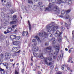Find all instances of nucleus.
Returning a JSON list of instances; mask_svg holds the SVG:
<instances>
[{"instance_id": "obj_1", "label": "nucleus", "mask_w": 74, "mask_h": 74, "mask_svg": "<svg viewBox=\"0 0 74 74\" xmlns=\"http://www.w3.org/2000/svg\"><path fill=\"white\" fill-rule=\"evenodd\" d=\"M53 6L51 3H50L48 7H47L45 8V11H56V14H59V12L58 11V10L59 11V7L56 5L54 6L53 8L52 9V7Z\"/></svg>"}, {"instance_id": "obj_2", "label": "nucleus", "mask_w": 74, "mask_h": 74, "mask_svg": "<svg viewBox=\"0 0 74 74\" xmlns=\"http://www.w3.org/2000/svg\"><path fill=\"white\" fill-rule=\"evenodd\" d=\"M46 29L48 32H50L51 30L53 32H55L56 30L58 29V26L50 24L46 26Z\"/></svg>"}, {"instance_id": "obj_3", "label": "nucleus", "mask_w": 74, "mask_h": 74, "mask_svg": "<svg viewBox=\"0 0 74 74\" xmlns=\"http://www.w3.org/2000/svg\"><path fill=\"white\" fill-rule=\"evenodd\" d=\"M62 32L60 33L59 31H57L55 34V37H58L57 39L59 42L62 41Z\"/></svg>"}, {"instance_id": "obj_4", "label": "nucleus", "mask_w": 74, "mask_h": 74, "mask_svg": "<svg viewBox=\"0 0 74 74\" xmlns=\"http://www.w3.org/2000/svg\"><path fill=\"white\" fill-rule=\"evenodd\" d=\"M42 55V53L39 54L38 53H36V56H38L40 58H41V59H44V61L45 63L47 65H48V62L47 61V58H44V57H43Z\"/></svg>"}, {"instance_id": "obj_5", "label": "nucleus", "mask_w": 74, "mask_h": 74, "mask_svg": "<svg viewBox=\"0 0 74 74\" xmlns=\"http://www.w3.org/2000/svg\"><path fill=\"white\" fill-rule=\"evenodd\" d=\"M39 36L41 37H42L43 39H44V38H47V37H48V34L45 33V32H44L42 33H39Z\"/></svg>"}, {"instance_id": "obj_6", "label": "nucleus", "mask_w": 74, "mask_h": 74, "mask_svg": "<svg viewBox=\"0 0 74 74\" xmlns=\"http://www.w3.org/2000/svg\"><path fill=\"white\" fill-rule=\"evenodd\" d=\"M5 56L6 59H10L11 58V54L10 53H6L5 54Z\"/></svg>"}, {"instance_id": "obj_7", "label": "nucleus", "mask_w": 74, "mask_h": 74, "mask_svg": "<svg viewBox=\"0 0 74 74\" xmlns=\"http://www.w3.org/2000/svg\"><path fill=\"white\" fill-rule=\"evenodd\" d=\"M53 54L51 53V52H50V53L49 54V56L50 57L48 58V59L49 61H52V58L51 57V56H52V55Z\"/></svg>"}, {"instance_id": "obj_8", "label": "nucleus", "mask_w": 74, "mask_h": 74, "mask_svg": "<svg viewBox=\"0 0 74 74\" xmlns=\"http://www.w3.org/2000/svg\"><path fill=\"white\" fill-rule=\"evenodd\" d=\"M64 3L69 4H71V3H72V1L71 0H66Z\"/></svg>"}, {"instance_id": "obj_9", "label": "nucleus", "mask_w": 74, "mask_h": 74, "mask_svg": "<svg viewBox=\"0 0 74 74\" xmlns=\"http://www.w3.org/2000/svg\"><path fill=\"white\" fill-rule=\"evenodd\" d=\"M54 47L56 48V52L57 53H58V52H59V50L60 49L59 47L56 46V47Z\"/></svg>"}, {"instance_id": "obj_10", "label": "nucleus", "mask_w": 74, "mask_h": 74, "mask_svg": "<svg viewBox=\"0 0 74 74\" xmlns=\"http://www.w3.org/2000/svg\"><path fill=\"white\" fill-rule=\"evenodd\" d=\"M63 54L62 53V54H61V55L60 56H58V58L57 59V60H59L60 59L61 60L62 58H63Z\"/></svg>"}, {"instance_id": "obj_11", "label": "nucleus", "mask_w": 74, "mask_h": 74, "mask_svg": "<svg viewBox=\"0 0 74 74\" xmlns=\"http://www.w3.org/2000/svg\"><path fill=\"white\" fill-rule=\"evenodd\" d=\"M18 22V20L16 19L15 21H11L10 23V25H12L13 24H15L16 23H17Z\"/></svg>"}, {"instance_id": "obj_12", "label": "nucleus", "mask_w": 74, "mask_h": 74, "mask_svg": "<svg viewBox=\"0 0 74 74\" xmlns=\"http://www.w3.org/2000/svg\"><path fill=\"white\" fill-rule=\"evenodd\" d=\"M18 49L17 47H14L12 48V51L13 52H15L18 51Z\"/></svg>"}, {"instance_id": "obj_13", "label": "nucleus", "mask_w": 74, "mask_h": 74, "mask_svg": "<svg viewBox=\"0 0 74 74\" xmlns=\"http://www.w3.org/2000/svg\"><path fill=\"white\" fill-rule=\"evenodd\" d=\"M39 49L38 48V47H33L32 48V49L34 51H38V49Z\"/></svg>"}, {"instance_id": "obj_14", "label": "nucleus", "mask_w": 74, "mask_h": 74, "mask_svg": "<svg viewBox=\"0 0 74 74\" xmlns=\"http://www.w3.org/2000/svg\"><path fill=\"white\" fill-rule=\"evenodd\" d=\"M6 7L8 8H10L11 7V3H7Z\"/></svg>"}, {"instance_id": "obj_15", "label": "nucleus", "mask_w": 74, "mask_h": 74, "mask_svg": "<svg viewBox=\"0 0 74 74\" xmlns=\"http://www.w3.org/2000/svg\"><path fill=\"white\" fill-rule=\"evenodd\" d=\"M4 69H2L0 68V71H2L1 72V74H7V73H5V71H4Z\"/></svg>"}, {"instance_id": "obj_16", "label": "nucleus", "mask_w": 74, "mask_h": 74, "mask_svg": "<svg viewBox=\"0 0 74 74\" xmlns=\"http://www.w3.org/2000/svg\"><path fill=\"white\" fill-rule=\"evenodd\" d=\"M16 36V35H11L10 36V38L12 40H14V39H15Z\"/></svg>"}, {"instance_id": "obj_17", "label": "nucleus", "mask_w": 74, "mask_h": 74, "mask_svg": "<svg viewBox=\"0 0 74 74\" xmlns=\"http://www.w3.org/2000/svg\"><path fill=\"white\" fill-rule=\"evenodd\" d=\"M40 10L42 11L43 9L45 8V6L44 5H42L40 6Z\"/></svg>"}, {"instance_id": "obj_18", "label": "nucleus", "mask_w": 74, "mask_h": 74, "mask_svg": "<svg viewBox=\"0 0 74 74\" xmlns=\"http://www.w3.org/2000/svg\"><path fill=\"white\" fill-rule=\"evenodd\" d=\"M51 40L52 41V43L53 44H55L56 42V41H55V38H53L51 39Z\"/></svg>"}, {"instance_id": "obj_19", "label": "nucleus", "mask_w": 74, "mask_h": 74, "mask_svg": "<svg viewBox=\"0 0 74 74\" xmlns=\"http://www.w3.org/2000/svg\"><path fill=\"white\" fill-rule=\"evenodd\" d=\"M32 42H34V45L35 46L37 45V43L36 42V39H33L32 41Z\"/></svg>"}, {"instance_id": "obj_20", "label": "nucleus", "mask_w": 74, "mask_h": 74, "mask_svg": "<svg viewBox=\"0 0 74 74\" xmlns=\"http://www.w3.org/2000/svg\"><path fill=\"white\" fill-rule=\"evenodd\" d=\"M13 44L14 45H18L19 44V42L16 41H14L13 42Z\"/></svg>"}, {"instance_id": "obj_21", "label": "nucleus", "mask_w": 74, "mask_h": 74, "mask_svg": "<svg viewBox=\"0 0 74 74\" xmlns=\"http://www.w3.org/2000/svg\"><path fill=\"white\" fill-rule=\"evenodd\" d=\"M28 23L29 29V31H30L32 29V27H31V24H30V22H29V21H28Z\"/></svg>"}, {"instance_id": "obj_22", "label": "nucleus", "mask_w": 74, "mask_h": 74, "mask_svg": "<svg viewBox=\"0 0 74 74\" xmlns=\"http://www.w3.org/2000/svg\"><path fill=\"white\" fill-rule=\"evenodd\" d=\"M26 34V36H27L28 34V33L27 32L23 31V33H22V35L23 36H25V34Z\"/></svg>"}, {"instance_id": "obj_23", "label": "nucleus", "mask_w": 74, "mask_h": 74, "mask_svg": "<svg viewBox=\"0 0 74 74\" xmlns=\"http://www.w3.org/2000/svg\"><path fill=\"white\" fill-rule=\"evenodd\" d=\"M12 31V28L11 27H9L8 29H7V31L8 32V33H9V32H11Z\"/></svg>"}, {"instance_id": "obj_24", "label": "nucleus", "mask_w": 74, "mask_h": 74, "mask_svg": "<svg viewBox=\"0 0 74 74\" xmlns=\"http://www.w3.org/2000/svg\"><path fill=\"white\" fill-rule=\"evenodd\" d=\"M56 0H49V2H51L53 3H57L58 4V3L56 2Z\"/></svg>"}, {"instance_id": "obj_25", "label": "nucleus", "mask_w": 74, "mask_h": 74, "mask_svg": "<svg viewBox=\"0 0 74 74\" xmlns=\"http://www.w3.org/2000/svg\"><path fill=\"white\" fill-rule=\"evenodd\" d=\"M20 38H21V37H20V36H16L15 37V39L16 40H19V39H20Z\"/></svg>"}, {"instance_id": "obj_26", "label": "nucleus", "mask_w": 74, "mask_h": 74, "mask_svg": "<svg viewBox=\"0 0 74 74\" xmlns=\"http://www.w3.org/2000/svg\"><path fill=\"white\" fill-rule=\"evenodd\" d=\"M51 49H52V47H51V46H50L46 48L45 50L47 51V50H51Z\"/></svg>"}, {"instance_id": "obj_27", "label": "nucleus", "mask_w": 74, "mask_h": 74, "mask_svg": "<svg viewBox=\"0 0 74 74\" xmlns=\"http://www.w3.org/2000/svg\"><path fill=\"white\" fill-rule=\"evenodd\" d=\"M69 17H70L69 15L67 14H66L64 18L65 19H69Z\"/></svg>"}, {"instance_id": "obj_28", "label": "nucleus", "mask_w": 74, "mask_h": 74, "mask_svg": "<svg viewBox=\"0 0 74 74\" xmlns=\"http://www.w3.org/2000/svg\"><path fill=\"white\" fill-rule=\"evenodd\" d=\"M21 8L23 10H24V9H25L27 11V9H26V7L25 6H21Z\"/></svg>"}, {"instance_id": "obj_29", "label": "nucleus", "mask_w": 74, "mask_h": 74, "mask_svg": "<svg viewBox=\"0 0 74 74\" xmlns=\"http://www.w3.org/2000/svg\"><path fill=\"white\" fill-rule=\"evenodd\" d=\"M0 38L1 40H4V39H5V37L3 36L2 35L0 36Z\"/></svg>"}, {"instance_id": "obj_30", "label": "nucleus", "mask_w": 74, "mask_h": 74, "mask_svg": "<svg viewBox=\"0 0 74 74\" xmlns=\"http://www.w3.org/2000/svg\"><path fill=\"white\" fill-rule=\"evenodd\" d=\"M1 16L2 17V18L5 17V14H4V12H1Z\"/></svg>"}, {"instance_id": "obj_31", "label": "nucleus", "mask_w": 74, "mask_h": 74, "mask_svg": "<svg viewBox=\"0 0 74 74\" xmlns=\"http://www.w3.org/2000/svg\"><path fill=\"white\" fill-rule=\"evenodd\" d=\"M3 1H4V0H1V2H2L3 5H6V4H5V2H6V1L5 0L4 2H3Z\"/></svg>"}, {"instance_id": "obj_32", "label": "nucleus", "mask_w": 74, "mask_h": 74, "mask_svg": "<svg viewBox=\"0 0 74 74\" xmlns=\"http://www.w3.org/2000/svg\"><path fill=\"white\" fill-rule=\"evenodd\" d=\"M16 15H14L13 17V21H14V20H15V19L16 18Z\"/></svg>"}, {"instance_id": "obj_33", "label": "nucleus", "mask_w": 74, "mask_h": 74, "mask_svg": "<svg viewBox=\"0 0 74 74\" xmlns=\"http://www.w3.org/2000/svg\"><path fill=\"white\" fill-rule=\"evenodd\" d=\"M42 4V2H39L38 3V5H37V7H40V5H41Z\"/></svg>"}, {"instance_id": "obj_34", "label": "nucleus", "mask_w": 74, "mask_h": 74, "mask_svg": "<svg viewBox=\"0 0 74 74\" xmlns=\"http://www.w3.org/2000/svg\"><path fill=\"white\" fill-rule=\"evenodd\" d=\"M28 0V3L29 4H33V3L32 1V0Z\"/></svg>"}, {"instance_id": "obj_35", "label": "nucleus", "mask_w": 74, "mask_h": 74, "mask_svg": "<svg viewBox=\"0 0 74 74\" xmlns=\"http://www.w3.org/2000/svg\"><path fill=\"white\" fill-rule=\"evenodd\" d=\"M14 10L12 9H10V12L12 14L14 13Z\"/></svg>"}, {"instance_id": "obj_36", "label": "nucleus", "mask_w": 74, "mask_h": 74, "mask_svg": "<svg viewBox=\"0 0 74 74\" xmlns=\"http://www.w3.org/2000/svg\"><path fill=\"white\" fill-rule=\"evenodd\" d=\"M3 64L4 66H8V64L6 62L3 63Z\"/></svg>"}, {"instance_id": "obj_37", "label": "nucleus", "mask_w": 74, "mask_h": 74, "mask_svg": "<svg viewBox=\"0 0 74 74\" xmlns=\"http://www.w3.org/2000/svg\"><path fill=\"white\" fill-rule=\"evenodd\" d=\"M35 38H36V39H37V40H38V41H40V38L38 36H35Z\"/></svg>"}, {"instance_id": "obj_38", "label": "nucleus", "mask_w": 74, "mask_h": 74, "mask_svg": "<svg viewBox=\"0 0 74 74\" xmlns=\"http://www.w3.org/2000/svg\"><path fill=\"white\" fill-rule=\"evenodd\" d=\"M71 11V10H68L66 12V14H69Z\"/></svg>"}, {"instance_id": "obj_39", "label": "nucleus", "mask_w": 74, "mask_h": 74, "mask_svg": "<svg viewBox=\"0 0 74 74\" xmlns=\"http://www.w3.org/2000/svg\"><path fill=\"white\" fill-rule=\"evenodd\" d=\"M65 14V11L64 10L62 11L61 12V14L62 15H64Z\"/></svg>"}, {"instance_id": "obj_40", "label": "nucleus", "mask_w": 74, "mask_h": 74, "mask_svg": "<svg viewBox=\"0 0 74 74\" xmlns=\"http://www.w3.org/2000/svg\"><path fill=\"white\" fill-rule=\"evenodd\" d=\"M14 74H19V72L16 70L14 72Z\"/></svg>"}, {"instance_id": "obj_41", "label": "nucleus", "mask_w": 74, "mask_h": 74, "mask_svg": "<svg viewBox=\"0 0 74 74\" xmlns=\"http://www.w3.org/2000/svg\"><path fill=\"white\" fill-rule=\"evenodd\" d=\"M45 45L47 47H48L49 45V44L48 43V42H47L45 44Z\"/></svg>"}, {"instance_id": "obj_42", "label": "nucleus", "mask_w": 74, "mask_h": 74, "mask_svg": "<svg viewBox=\"0 0 74 74\" xmlns=\"http://www.w3.org/2000/svg\"><path fill=\"white\" fill-rule=\"evenodd\" d=\"M65 25L66 27H67V29H69V28L68 27V25H67V24L66 23H65Z\"/></svg>"}, {"instance_id": "obj_43", "label": "nucleus", "mask_w": 74, "mask_h": 74, "mask_svg": "<svg viewBox=\"0 0 74 74\" xmlns=\"http://www.w3.org/2000/svg\"><path fill=\"white\" fill-rule=\"evenodd\" d=\"M50 68L51 70H53V66H51L50 67Z\"/></svg>"}, {"instance_id": "obj_44", "label": "nucleus", "mask_w": 74, "mask_h": 74, "mask_svg": "<svg viewBox=\"0 0 74 74\" xmlns=\"http://www.w3.org/2000/svg\"><path fill=\"white\" fill-rule=\"evenodd\" d=\"M56 58H57V56H56V55H54L53 56V59H56Z\"/></svg>"}, {"instance_id": "obj_45", "label": "nucleus", "mask_w": 74, "mask_h": 74, "mask_svg": "<svg viewBox=\"0 0 74 74\" xmlns=\"http://www.w3.org/2000/svg\"><path fill=\"white\" fill-rule=\"evenodd\" d=\"M71 19H69V25H71Z\"/></svg>"}, {"instance_id": "obj_46", "label": "nucleus", "mask_w": 74, "mask_h": 74, "mask_svg": "<svg viewBox=\"0 0 74 74\" xmlns=\"http://www.w3.org/2000/svg\"><path fill=\"white\" fill-rule=\"evenodd\" d=\"M72 59V58H69V60H68V62H71V60Z\"/></svg>"}, {"instance_id": "obj_47", "label": "nucleus", "mask_w": 74, "mask_h": 74, "mask_svg": "<svg viewBox=\"0 0 74 74\" xmlns=\"http://www.w3.org/2000/svg\"><path fill=\"white\" fill-rule=\"evenodd\" d=\"M16 25H14L12 26V28H15V27H16Z\"/></svg>"}, {"instance_id": "obj_48", "label": "nucleus", "mask_w": 74, "mask_h": 74, "mask_svg": "<svg viewBox=\"0 0 74 74\" xmlns=\"http://www.w3.org/2000/svg\"><path fill=\"white\" fill-rule=\"evenodd\" d=\"M36 53H33V54L34 55V56H35V57L37 56H36L37 54Z\"/></svg>"}, {"instance_id": "obj_49", "label": "nucleus", "mask_w": 74, "mask_h": 74, "mask_svg": "<svg viewBox=\"0 0 74 74\" xmlns=\"http://www.w3.org/2000/svg\"><path fill=\"white\" fill-rule=\"evenodd\" d=\"M37 8V6L36 5H34V9H35Z\"/></svg>"}, {"instance_id": "obj_50", "label": "nucleus", "mask_w": 74, "mask_h": 74, "mask_svg": "<svg viewBox=\"0 0 74 74\" xmlns=\"http://www.w3.org/2000/svg\"><path fill=\"white\" fill-rule=\"evenodd\" d=\"M24 71H25V68H24L21 71L22 73H24Z\"/></svg>"}, {"instance_id": "obj_51", "label": "nucleus", "mask_w": 74, "mask_h": 74, "mask_svg": "<svg viewBox=\"0 0 74 74\" xmlns=\"http://www.w3.org/2000/svg\"><path fill=\"white\" fill-rule=\"evenodd\" d=\"M36 74H41V72L40 71H38L36 73Z\"/></svg>"}, {"instance_id": "obj_52", "label": "nucleus", "mask_w": 74, "mask_h": 74, "mask_svg": "<svg viewBox=\"0 0 74 74\" xmlns=\"http://www.w3.org/2000/svg\"><path fill=\"white\" fill-rule=\"evenodd\" d=\"M21 52V50H19L18 51L16 52V53H19Z\"/></svg>"}, {"instance_id": "obj_53", "label": "nucleus", "mask_w": 74, "mask_h": 74, "mask_svg": "<svg viewBox=\"0 0 74 74\" xmlns=\"http://www.w3.org/2000/svg\"><path fill=\"white\" fill-rule=\"evenodd\" d=\"M49 35L50 37H52V35L51 34H49Z\"/></svg>"}, {"instance_id": "obj_54", "label": "nucleus", "mask_w": 74, "mask_h": 74, "mask_svg": "<svg viewBox=\"0 0 74 74\" xmlns=\"http://www.w3.org/2000/svg\"><path fill=\"white\" fill-rule=\"evenodd\" d=\"M17 29H15V30H13V31H14V32H17Z\"/></svg>"}, {"instance_id": "obj_55", "label": "nucleus", "mask_w": 74, "mask_h": 74, "mask_svg": "<svg viewBox=\"0 0 74 74\" xmlns=\"http://www.w3.org/2000/svg\"><path fill=\"white\" fill-rule=\"evenodd\" d=\"M55 70L56 71H58V68H57V67H56L55 68Z\"/></svg>"}, {"instance_id": "obj_56", "label": "nucleus", "mask_w": 74, "mask_h": 74, "mask_svg": "<svg viewBox=\"0 0 74 74\" xmlns=\"http://www.w3.org/2000/svg\"><path fill=\"white\" fill-rule=\"evenodd\" d=\"M62 74V73L61 72H59L57 73V74Z\"/></svg>"}, {"instance_id": "obj_57", "label": "nucleus", "mask_w": 74, "mask_h": 74, "mask_svg": "<svg viewBox=\"0 0 74 74\" xmlns=\"http://www.w3.org/2000/svg\"><path fill=\"white\" fill-rule=\"evenodd\" d=\"M61 29L63 30H64V28H63V27H61Z\"/></svg>"}, {"instance_id": "obj_58", "label": "nucleus", "mask_w": 74, "mask_h": 74, "mask_svg": "<svg viewBox=\"0 0 74 74\" xmlns=\"http://www.w3.org/2000/svg\"><path fill=\"white\" fill-rule=\"evenodd\" d=\"M14 60L13 59H11L10 60V61L11 62H13Z\"/></svg>"}, {"instance_id": "obj_59", "label": "nucleus", "mask_w": 74, "mask_h": 74, "mask_svg": "<svg viewBox=\"0 0 74 74\" xmlns=\"http://www.w3.org/2000/svg\"><path fill=\"white\" fill-rule=\"evenodd\" d=\"M9 33L8 32H4V34H7V33Z\"/></svg>"}, {"instance_id": "obj_60", "label": "nucleus", "mask_w": 74, "mask_h": 74, "mask_svg": "<svg viewBox=\"0 0 74 74\" xmlns=\"http://www.w3.org/2000/svg\"><path fill=\"white\" fill-rule=\"evenodd\" d=\"M61 68L62 70H64V67H63V66H61Z\"/></svg>"}, {"instance_id": "obj_61", "label": "nucleus", "mask_w": 74, "mask_h": 74, "mask_svg": "<svg viewBox=\"0 0 74 74\" xmlns=\"http://www.w3.org/2000/svg\"><path fill=\"white\" fill-rule=\"evenodd\" d=\"M69 53H71V49H70L69 51Z\"/></svg>"}, {"instance_id": "obj_62", "label": "nucleus", "mask_w": 74, "mask_h": 74, "mask_svg": "<svg viewBox=\"0 0 74 74\" xmlns=\"http://www.w3.org/2000/svg\"><path fill=\"white\" fill-rule=\"evenodd\" d=\"M51 64H52V62H50L49 63V66H50V65H51Z\"/></svg>"}, {"instance_id": "obj_63", "label": "nucleus", "mask_w": 74, "mask_h": 74, "mask_svg": "<svg viewBox=\"0 0 74 74\" xmlns=\"http://www.w3.org/2000/svg\"><path fill=\"white\" fill-rule=\"evenodd\" d=\"M60 17H61V18H63V16H62V15H60Z\"/></svg>"}, {"instance_id": "obj_64", "label": "nucleus", "mask_w": 74, "mask_h": 74, "mask_svg": "<svg viewBox=\"0 0 74 74\" xmlns=\"http://www.w3.org/2000/svg\"><path fill=\"white\" fill-rule=\"evenodd\" d=\"M52 74V71H50V74Z\"/></svg>"}]
</instances>
